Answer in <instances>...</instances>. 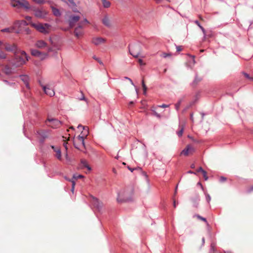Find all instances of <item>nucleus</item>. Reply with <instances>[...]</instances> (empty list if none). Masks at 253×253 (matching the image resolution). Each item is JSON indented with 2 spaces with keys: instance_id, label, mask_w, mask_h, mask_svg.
Listing matches in <instances>:
<instances>
[{
  "instance_id": "obj_35",
  "label": "nucleus",
  "mask_w": 253,
  "mask_h": 253,
  "mask_svg": "<svg viewBox=\"0 0 253 253\" xmlns=\"http://www.w3.org/2000/svg\"><path fill=\"white\" fill-rule=\"evenodd\" d=\"M84 177V175H82V174H74L73 176V180H76V179H78L79 178H83Z\"/></svg>"
},
{
  "instance_id": "obj_21",
  "label": "nucleus",
  "mask_w": 253,
  "mask_h": 253,
  "mask_svg": "<svg viewBox=\"0 0 253 253\" xmlns=\"http://www.w3.org/2000/svg\"><path fill=\"white\" fill-rule=\"evenodd\" d=\"M102 23L105 26L107 27H110L111 26L110 21L109 19L108 15H105L104 17L102 20Z\"/></svg>"
},
{
  "instance_id": "obj_37",
  "label": "nucleus",
  "mask_w": 253,
  "mask_h": 253,
  "mask_svg": "<svg viewBox=\"0 0 253 253\" xmlns=\"http://www.w3.org/2000/svg\"><path fill=\"white\" fill-rule=\"evenodd\" d=\"M245 77L250 81H253V77H250V75L246 72H243Z\"/></svg>"
},
{
  "instance_id": "obj_42",
  "label": "nucleus",
  "mask_w": 253,
  "mask_h": 253,
  "mask_svg": "<svg viewBox=\"0 0 253 253\" xmlns=\"http://www.w3.org/2000/svg\"><path fill=\"white\" fill-rule=\"evenodd\" d=\"M153 111V114L155 116H156L158 118H160L161 117V116L160 114H158L156 111L152 110Z\"/></svg>"
},
{
  "instance_id": "obj_55",
  "label": "nucleus",
  "mask_w": 253,
  "mask_h": 253,
  "mask_svg": "<svg viewBox=\"0 0 253 253\" xmlns=\"http://www.w3.org/2000/svg\"><path fill=\"white\" fill-rule=\"evenodd\" d=\"M197 185H198L200 186L201 189H202L203 191H204V187L203 186L202 184H201V183L200 182H198Z\"/></svg>"
},
{
  "instance_id": "obj_47",
  "label": "nucleus",
  "mask_w": 253,
  "mask_h": 253,
  "mask_svg": "<svg viewBox=\"0 0 253 253\" xmlns=\"http://www.w3.org/2000/svg\"><path fill=\"white\" fill-rule=\"evenodd\" d=\"M171 55V54L170 53H167L164 52L162 54V56L164 58H167L168 57L170 56Z\"/></svg>"
},
{
  "instance_id": "obj_34",
  "label": "nucleus",
  "mask_w": 253,
  "mask_h": 253,
  "mask_svg": "<svg viewBox=\"0 0 253 253\" xmlns=\"http://www.w3.org/2000/svg\"><path fill=\"white\" fill-rule=\"evenodd\" d=\"M204 194L205 195L206 200L207 202L208 203H210V202L211 200V197L210 195L208 193H207L205 191H204Z\"/></svg>"
},
{
  "instance_id": "obj_50",
  "label": "nucleus",
  "mask_w": 253,
  "mask_h": 253,
  "mask_svg": "<svg viewBox=\"0 0 253 253\" xmlns=\"http://www.w3.org/2000/svg\"><path fill=\"white\" fill-rule=\"evenodd\" d=\"M176 49L177 52H179L182 50L181 46L180 45H176Z\"/></svg>"
},
{
  "instance_id": "obj_27",
  "label": "nucleus",
  "mask_w": 253,
  "mask_h": 253,
  "mask_svg": "<svg viewBox=\"0 0 253 253\" xmlns=\"http://www.w3.org/2000/svg\"><path fill=\"white\" fill-rule=\"evenodd\" d=\"M194 23L200 28V29L201 30V31H202L203 34L204 35H206V30L205 29V28L201 25L200 23L199 22V21L198 20H195L194 21Z\"/></svg>"
},
{
  "instance_id": "obj_53",
  "label": "nucleus",
  "mask_w": 253,
  "mask_h": 253,
  "mask_svg": "<svg viewBox=\"0 0 253 253\" xmlns=\"http://www.w3.org/2000/svg\"><path fill=\"white\" fill-rule=\"evenodd\" d=\"M205 170L201 167H200L197 170V172H201L202 173L203 172V171H204Z\"/></svg>"
},
{
  "instance_id": "obj_3",
  "label": "nucleus",
  "mask_w": 253,
  "mask_h": 253,
  "mask_svg": "<svg viewBox=\"0 0 253 253\" xmlns=\"http://www.w3.org/2000/svg\"><path fill=\"white\" fill-rule=\"evenodd\" d=\"M49 131L47 130H38L36 132V134L39 135L40 138L39 139V143L40 145H43L44 143L45 139L48 137V133Z\"/></svg>"
},
{
  "instance_id": "obj_11",
  "label": "nucleus",
  "mask_w": 253,
  "mask_h": 253,
  "mask_svg": "<svg viewBox=\"0 0 253 253\" xmlns=\"http://www.w3.org/2000/svg\"><path fill=\"white\" fill-rule=\"evenodd\" d=\"M17 54H16V55H15L14 59L16 61L15 64L19 66L25 64L27 61L26 60V59H25L24 57L18 55Z\"/></svg>"
},
{
  "instance_id": "obj_44",
  "label": "nucleus",
  "mask_w": 253,
  "mask_h": 253,
  "mask_svg": "<svg viewBox=\"0 0 253 253\" xmlns=\"http://www.w3.org/2000/svg\"><path fill=\"white\" fill-rule=\"evenodd\" d=\"M17 23L19 24H23L24 25H27L28 24L27 22L25 20H22V21H17Z\"/></svg>"
},
{
  "instance_id": "obj_33",
  "label": "nucleus",
  "mask_w": 253,
  "mask_h": 253,
  "mask_svg": "<svg viewBox=\"0 0 253 253\" xmlns=\"http://www.w3.org/2000/svg\"><path fill=\"white\" fill-rule=\"evenodd\" d=\"M6 58V54L1 50H0V59H5Z\"/></svg>"
},
{
  "instance_id": "obj_18",
  "label": "nucleus",
  "mask_w": 253,
  "mask_h": 253,
  "mask_svg": "<svg viewBox=\"0 0 253 253\" xmlns=\"http://www.w3.org/2000/svg\"><path fill=\"white\" fill-rule=\"evenodd\" d=\"M47 121L52 123L55 127H58L61 125V122L56 119L48 118Z\"/></svg>"
},
{
  "instance_id": "obj_14",
  "label": "nucleus",
  "mask_w": 253,
  "mask_h": 253,
  "mask_svg": "<svg viewBox=\"0 0 253 253\" xmlns=\"http://www.w3.org/2000/svg\"><path fill=\"white\" fill-rule=\"evenodd\" d=\"M51 148L53 149V150L56 153V157L58 160H61V150L59 147H55L54 145H51Z\"/></svg>"
},
{
  "instance_id": "obj_45",
  "label": "nucleus",
  "mask_w": 253,
  "mask_h": 253,
  "mask_svg": "<svg viewBox=\"0 0 253 253\" xmlns=\"http://www.w3.org/2000/svg\"><path fill=\"white\" fill-rule=\"evenodd\" d=\"M183 132V128H181L180 130H179L177 132V134L179 137H180L182 136Z\"/></svg>"
},
{
  "instance_id": "obj_17",
  "label": "nucleus",
  "mask_w": 253,
  "mask_h": 253,
  "mask_svg": "<svg viewBox=\"0 0 253 253\" xmlns=\"http://www.w3.org/2000/svg\"><path fill=\"white\" fill-rule=\"evenodd\" d=\"M105 42V40L101 37L93 38L92 41V42L96 45H98Z\"/></svg>"
},
{
  "instance_id": "obj_56",
  "label": "nucleus",
  "mask_w": 253,
  "mask_h": 253,
  "mask_svg": "<svg viewBox=\"0 0 253 253\" xmlns=\"http://www.w3.org/2000/svg\"><path fill=\"white\" fill-rule=\"evenodd\" d=\"M3 82L4 83H5L6 84H8V85H11V84H14L15 83H10V82H9L7 80H3Z\"/></svg>"
},
{
  "instance_id": "obj_48",
  "label": "nucleus",
  "mask_w": 253,
  "mask_h": 253,
  "mask_svg": "<svg viewBox=\"0 0 253 253\" xmlns=\"http://www.w3.org/2000/svg\"><path fill=\"white\" fill-rule=\"evenodd\" d=\"M33 0L38 4H42L44 2L45 0Z\"/></svg>"
},
{
  "instance_id": "obj_20",
  "label": "nucleus",
  "mask_w": 253,
  "mask_h": 253,
  "mask_svg": "<svg viewBox=\"0 0 253 253\" xmlns=\"http://www.w3.org/2000/svg\"><path fill=\"white\" fill-rule=\"evenodd\" d=\"M81 164L82 168H86L88 171H90L91 170V168L88 164L87 161L85 160H84V159L81 160Z\"/></svg>"
},
{
  "instance_id": "obj_28",
  "label": "nucleus",
  "mask_w": 253,
  "mask_h": 253,
  "mask_svg": "<svg viewBox=\"0 0 253 253\" xmlns=\"http://www.w3.org/2000/svg\"><path fill=\"white\" fill-rule=\"evenodd\" d=\"M86 136V135H85V136H81V135H79L77 137L78 139L81 142L82 145L84 147H85L84 138Z\"/></svg>"
},
{
  "instance_id": "obj_13",
  "label": "nucleus",
  "mask_w": 253,
  "mask_h": 253,
  "mask_svg": "<svg viewBox=\"0 0 253 253\" xmlns=\"http://www.w3.org/2000/svg\"><path fill=\"white\" fill-rule=\"evenodd\" d=\"M117 202L118 203H123V202H129L132 201V199L131 197L129 198H121V194L120 193H118V197L117 198Z\"/></svg>"
},
{
  "instance_id": "obj_8",
  "label": "nucleus",
  "mask_w": 253,
  "mask_h": 253,
  "mask_svg": "<svg viewBox=\"0 0 253 253\" xmlns=\"http://www.w3.org/2000/svg\"><path fill=\"white\" fill-rule=\"evenodd\" d=\"M39 84L41 85V86L43 90L44 91V92L47 95H49V96H53L55 94L54 90L47 86L46 85H44L42 84V82L41 81H39Z\"/></svg>"
},
{
  "instance_id": "obj_12",
  "label": "nucleus",
  "mask_w": 253,
  "mask_h": 253,
  "mask_svg": "<svg viewBox=\"0 0 253 253\" xmlns=\"http://www.w3.org/2000/svg\"><path fill=\"white\" fill-rule=\"evenodd\" d=\"M80 17L78 15H71L69 19V25L70 28H72L75 25V23L78 21Z\"/></svg>"
},
{
  "instance_id": "obj_51",
  "label": "nucleus",
  "mask_w": 253,
  "mask_h": 253,
  "mask_svg": "<svg viewBox=\"0 0 253 253\" xmlns=\"http://www.w3.org/2000/svg\"><path fill=\"white\" fill-rule=\"evenodd\" d=\"M125 79L126 80H128V81H129L130 83H131V84L134 86V84L131 79H130L129 78L127 77H125Z\"/></svg>"
},
{
  "instance_id": "obj_38",
  "label": "nucleus",
  "mask_w": 253,
  "mask_h": 253,
  "mask_svg": "<svg viewBox=\"0 0 253 253\" xmlns=\"http://www.w3.org/2000/svg\"><path fill=\"white\" fill-rule=\"evenodd\" d=\"M19 53H20L21 54V55L22 56H24L25 58L26 59V60H28V55L27 54H26V52L24 51H21L20 49V51L19 52Z\"/></svg>"
},
{
  "instance_id": "obj_29",
  "label": "nucleus",
  "mask_w": 253,
  "mask_h": 253,
  "mask_svg": "<svg viewBox=\"0 0 253 253\" xmlns=\"http://www.w3.org/2000/svg\"><path fill=\"white\" fill-rule=\"evenodd\" d=\"M193 217H196L198 219L201 220L204 222H205L206 223L208 224V221L207 220V219L205 217H202L199 214H195Z\"/></svg>"
},
{
  "instance_id": "obj_52",
  "label": "nucleus",
  "mask_w": 253,
  "mask_h": 253,
  "mask_svg": "<svg viewBox=\"0 0 253 253\" xmlns=\"http://www.w3.org/2000/svg\"><path fill=\"white\" fill-rule=\"evenodd\" d=\"M82 23L81 25H83V23H85L86 24L89 23V21L87 20L86 18H84V21L80 22V23Z\"/></svg>"
},
{
  "instance_id": "obj_62",
  "label": "nucleus",
  "mask_w": 253,
  "mask_h": 253,
  "mask_svg": "<svg viewBox=\"0 0 253 253\" xmlns=\"http://www.w3.org/2000/svg\"><path fill=\"white\" fill-rule=\"evenodd\" d=\"M205 238L203 237L202 240V245H204L205 244Z\"/></svg>"
},
{
  "instance_id": "obj_6",
  "label": "nucleus",
  "mask_w": 253,
  "mask_h": 253,
  "mask_svg": "<svg viewBox=\"0 0 253 253\" xmlns=\"http://www.w3.org/2000/svg\"><path fill=\"white\" fill-rule=\"evenodd\" d=\"M31 53L33 56L39 57L41 60H44L48 55L47 53L42 52L36 49H31Z\"/></svg>"
},
{
  "instance_id": "obj_4",
  "label": "nucleus",
  "mask_w": 253,
  "mask_h": 253,
  "mask_svg": "<svg viewBox=\"0 0 253 253\" xmlns=\"http://www.w3.org/2000/svg\"><path fill=\"white\" fill-rule=\"evenodd\" d=\"M31 10L34 12L35 17L38 18L43 19L46 17L47 12L45 10H42L33 6Z\"/></svg>"
},
{
  "instance_id": "obj_61",
  "label": "nucleus",
  "mask_w": 253,
  "mask_h": 253,
  "mask_svg": "<svg viewBox=\"0 0 253 253\" xmlns=\"http://www.w3.org/2000/svg\"><path fill=\"white\" fill-rule=\"evenodd\" d=\"M45 27H46L47 28H49L50 27V25L48 23H45L44 26Z\"/></svg>"
},
{
  "instance_id": "obj_60",
  "label": "nucleus",
  "mask_w": 253,
  "mask_h": 253,
  "mask_svg": "<svg viewBox=\"0 0 253 253\" xmlns=\"http://www.w3.org/2000/svg\"><path fill=\"white\" fill-rule=\"evenodd\" d=\"M187 173H191V174H196V172L193 171H192V170H189L187 171Z\"/></svg>"
},
{
  "instance_id": "obj_23",
  "label": "nucleus",
  "mask_w": 253,
  "mask_h": 253,
  "mask_svg": "<svg viewBox=\"0 0 253 253\" xmlns=\"http://www.w3.org/2000/svg\"><path fill=\"white\" fill-rule=\"evenodd\" d=\"M65 179L66 180H67V181L71 182V183H72V187H71V190L72 192V193H74V189H75V185H76V182H75V180H73V178L72 179L68 178L66 176L65 177Z\"/></svg>"
},
{
  "instance_id": "obj_22",
  "label": "nucleus",
  "mask_w": 253,
  "mask_h": 253,
  "mask_svg": "<svg viewBox=\"0 0 253 253\" xmlns=\"http://www.w3.org/2000/svg\"><path fill=\"white\" fill-rule=\"evenodd\" d=\"M51 8L52 9L53 14L54 16H57V17H59V16H61V13L59 9L55 8L54 6H51Z\"/></svg>"
},
{
  "instance_id": "obj_25",
  "label": "nucleus",
  "mask_w": 253,
  "mask_h": 253,
  "mask_svg": "<svg viewBox=\"0 0 253 253\" xmlns=\"http://www.w3.org/2000/svg\"><path fill=\"white\" fill-rule=\"evenodd\" d=\"M19 77L24 84L29 82V78L26 75H20Z\"/></svg>"
},
{
  "instance_id": "obj_46",
  "label": "nucleus",
  "mask_w": 253,
  "mask_h": 253,
  "mask_svg": "<svg viewBox=\"0 0 253 253\" xmlns=\"http://www.w3.org/2000/svg\"><path fill=\"white\" fill-rule=\"evenodd\" d=\"M127 169L131 171V172H133L134 170L135 169H141L139 167H138V168H132L129 166L127 167Z\"/></svg>"
},
{
  "instance_id": "obj_24",
  "label": "nucleus",
  "mask_w": 253,
  "mask_h": 253,
  "mask_svg": "<svg viewBox=\"0 0 253 253\" xmlns=\"http://www.w3.org/2000/svg\"><path fill=\"white\" fill-rule=\"evenodd\" d=\"M3 70L4 73L6 75H10L12 73L11 69L8 65H5Z\"/></svg>"
},
{
  "instance_id": "obj_36",
  "label": "nucleus",
  "mask_w": 253,
  "mask_h": 253,
  "mask_svg": "<svg viewBox=\"0 0 253 253\" xmlns=\"http://www.w3.org/2000/svg\"><path fill=\"white\" fill-rule=\"evenodd\" d=\"M142 86L143 90V94L145 95L146 94V91H147V86H146V84H145L143 80L142 81Z\"/></svg>"
},
{
  "instance_id": "obj_10",
  "label": "nucleus",
  "mask_w": 253,
  "mask_h": 253,
  "mask_svg": "<svg viewBox=\"0 0 253 253\" xmlns=\"http://www.w3.org/2000/svg\"><path fill=\"white\" fill-rule=\"evenodd\" d=\"M82 23H79L78 26L75 29L74 34L77 38H79L81 36L84 34V32L82 30L83 28V26L81 25Z\"/></svg>"
},
{
  "instance_id": "obj_26",
  "label": "nucleus",
  "mask_w": 253,
  "mask_h": 253,
  "mask_svg": "<svg viewBox=\"0 0 253 253\" xmlns=\"http://www.w3.org/2000/svg\"><path fill=\"white\" fill-rule=\"evenodd\" d=\"M200 201V198L199 196H197L195 198L192 199V201L193 203V206L195 208H197L199 204V202Z\"/></svg>"
},
{
  "instance_id": "obj_63",
  "label": "nucleus",
  "mask_w": 253,
  "mask_h": 253,
  "mask_svg": "<svg viewBox=\"0 0 253 253\" xmlns=\"http://www.w3.org/2000/svg\"><path fill=\"white\" fill-rule=\"evenodd\" d=\"M74 147L78 149H79V146H78V145H77L75 142L74 143Z\"/></svg>"
},
{
  "instance_id": "obj_57",
  "label": "nucleus",
  "mask_w": 253,
  "mask_h": 253,
  "mask_svg": "<svg viewBox=\"0 0 253 253\" xmlns=\"http://www.w3.org/2000/svg\"><path fill=\"white\" fill-rule=\"evenodd\" d=\"M252 191H253V185L251 186L248 190V192H251Z\"/></svg>"
},
{
  "instance_id": "obj_15",
  "label": "nucleus",
  "mask_w": 253,
  "mask_h": 253,
  "mask_svg": "<svg viewBox=\"0 0 253 253\" xmlns=\"http://www.w3.org/2000/svg\"><path fill=\"white\" fill-rule=\"evenodd\" d=\"M202 80V78L198 77V74L196 73L195 78L193 81L190 84L191 86L193 87H196L197 84Z\"/></svg>"
},
{
  "instance_id": "obj_39",
  "label": "nucleus",
  "mask_w": 253,
  "mask_h": 253,
  "mask_svg": "<svg viewBox=\"0 0 253 253\" xmlns=\"http://www.w3.org/2000/svg\"><path fill=\"white\" fill-rule=\"evenodd\" d=\"M1 32H6V33H11L12 32V29H10L9 28H4L1 30Z\"/></svg>"
},
{
  "instance_id": "obj_64",
  "label": "nucleus",
  "mask_w": 253,
  "mask_h": 253,
  "mask_svg": "<svg viewBox=\"0 0 253 253\" xmlns=\"http://www.w3.org/2000/svg\"><path fill=\"white\" fill-rule=\"evenodd\" d=\"M26 19L28 20H31V17L29 16H27L26 17Z\"/></svg>"
},
{
  "instance_id": "obj_1",
  "label": "nucleus",
  "mask_w": 253,
  "mask_h": 253,
  "mask_svg": "<svg viewBox=\"0 0 253 253\" xmlns=\"http://www.w3.org/2000/svg\"><path fill=\"white\" fill-rule=\"evenodd\" d=\"M128 48L130 54L134 57L136 58L141 52V44L138 42L129 44Z\"/></svg>"
},
{
  "instance_id": "obj_31",
  "label": "nucleus",
  "mask_w": 253,
  "mask_h": 253,
  "mask_svg": "<svg viewBox=\"0 0 253 253\" xmlns=\"http://www.w3.org/2000/svg\"><path fill=\"white\" fill-rule=\"evenodd\" d=\"M66 3L70 7H75L77 6L74 0H68V2Z\"/></svg>"
},
{
  "instance_id": "obj_32",
  "label": "nucleus",
  "mask_w": 253,
  "mask_h": 253,
  "mask_svg": "<svg viewBox=\"0 0 253 253\" xmlns=\"http://www.w3.org/2000/svg\"><path fill=\"white\" fill-rule=\"evenodd\" d=\"M182 101V99H179L177 102L175 104V109L176 110V111L179 110Z\"/></svg>"
},
{
  "instance_id": "obj_30",
  "label": "nucleus",
  "mask_w": 253,
  "mask_h": 253,
  "mask_svg": "<svg viewBox=\"0 0 253 253\" xmlns=\"http://www.w3.org/2000/svg\"><path fill=\"white\" fill-rule=\"evenodd\" d=\"M103 6L105 8H108L110 6L111 3L107 0H101Z\"/></svg>"
},
{
  "instance_id": "obj_5",
  "label": "nucleus",
  "mask_w": 253,
  "mask_h": 253,
  "mask_svg": "<svg viewBox=\"0 0 253 253\" xmlns=\"http://www.w3.org/2000/svg\"><path fill=\"white\" fill-rule=\"evenodd\" d=\"M4 45L5 50L9 52H13L14 55H16V54H18L20 51V49L17 47V45L14 43L10 44L8 43H5Z\"/></svg>"
},
{
  "instance_id": "obj_7",
  "label": "nucleus",
  "mask_w": 253,
  "mask_h": 253,
  "mask_svg": "<svg viewBox=\"0 0 253 253\" xmlns=\"http://www.w3.org/2000/svg\"><path fill=\"white\" fill-rule=\"evenodd\" d=\"M31 26L40 33H43L44 34L48 33V31L45 29V27L42 23L36 24L33 23L31 24Z\"/></svg>"
},
{
  "instance_id": "obj_59",
  "label": "nucleus",
  "mask_w": 253,
  "mask_h": 253,
  "mask_svg": "<svg viewBox=\"0 0 253 253\" xmlns=\"http://www.w3.org/2000/svg\"><path fill=\"white\" fill-rule=\"evenodd\" d=\"M26 86V87L28 88V89H30V85H29V82L24 84Z\"/></svg>"
},
{
  "instance_id": "obj_41",
  "label": "nucleus",
  "mask_w": 253,
  "mask_h": 253,
  "mask_svg": "<svg viewBox=\"0 0 253 253\" xmlns=\"http://www.w3.org/2000/svg\"><path fill=\"white\" fill-rule=\"evenodd\" d=\"M202 174H203L204 180L205 181H207L209 177L207 176V173L206 171V170L203 171V172H202Z\"/></svg>"
},
{
  "instance_id": "obj_43",
  "label": "nucleus",
  "mask_w": 253,
  "mask_h": 253,
  "mask_svg": "<svg viewBox=\"0 0 253 253\" xmlns=\"http://www.w3.org/2000/svg\"><path fill=\"white\" fill-rule=\"evenodd\" d=\"M215 244L214 243V242H212L211 244V249H210V250L211 251H213L214 252L215 249H214V248H215Z\"/></svg>"
},
{
  "instance_id": "obj_2",
  "label": "nucleus",
  "mask_w": 253,
  "mask_h": 253,
  "mask_svg": "<svg viewBox=\"0 0 253 253\" xmlns=\"http://www.w3.org/2000/svg\"><path fill=\"white\" fill-rule=\"evenodd\" d=\"M11 1L17 3L16 4L14 3H11V5L13 7H16L18 5L21 7H23L26 10L31 9L33 6H30L29 2L27 0H11Z\"/></svg>"
},
{
  "instance_id": "obj_54",
  "label": "nucleus",
  "mask_w": 253,
  "mask_h": 253,
  "mask_svg": "<svg viewBox=\"0 0 253 253\" xmlns=\"http://www.w3.org/2000/svg\"><path fill=\"white\" fill-rule=\"evenodd\" d=\"M169 106V105H167L165 104H163L162 105L159 106V107H161V108H166V107H168Z\"/></svg>"
},
{
  "instance_id": "obj_58",
  "label": "nucleus",
  "mask_w": 253,
  "mask_h": 253,
  "mask_svg": "<svg viewBox=\"0 0 253 253\" xmlns=\"http://www.w3.org/2000/svg\"><path fill=\"white\" fill-rule=\"evenodd\" d=\"M190 119L193 122L194 121V119H193V113H191L190 114Z\"/></svg>"
},
{
  "instance_id": "obj_19",
  "label": "nucleus",
  "mask_w": 253,
  "mask_h": 253,
  "mask_svg": "<svg viewBox=\"0 0 253 253\" xmlns=\"http://www.w3.org/2000/svg\"><path fill=\"white\" fill-rule=\"evenodd\" d=\"M190 150H194V149L191 145H188L186 146V148L181 151V154L187 156L188 155Z\"/></svg>"
},
{
  "instance_id": "obj_16",
  "label": "nucleus",
  "mask_w": 253,
  "mask_h": 253,
  "mask_svg": "<svg viewBox=\"0 0 253 253\" xmlns=\"http://www.w3.org/2000/svg\"><path fill=\"white\" fill-rule=\"evenodd\" d=\"M47 43L42 40L38 41L36 43L35 46L39 48H43L47 46Z\"/></svg>"
},
{
  "instance_id": "obj_9",
  "label": "nucleus",
  "mask_w": 253,
  "mask_h": 253,
  "mask_svg": "<svg viewBox=\"0 0 253 253\" xmlns=\"http://www.w3.org/2000/svg\"><path fill=\"white\" fill-rule=\"evenodd\" d=\"M91 198L92 200V204L93 206L98 210V211H100L102 208L103 203L100 202L97 198L91 196Z\"/></svg>"
},
{
  "instance_id": "obj_40",
  "label": "nucleus",
  "mask_w": 253,
  "mask_h": 253,
  "mask_svg": "<svg viewBox=\"0 0 253 253\" xmlns=\"http://www.w3.org/2000/svg\"><path fill=\"white\" fill-rule=\"evenodd\" d=\"M92 58L97 61L100 65H103V62L101 61V60L98 57H97L96 56L94 55Z\"/></svg>"
},
{
  "instance_id": "obj_49",
  "label": "nucleus",
  "mask_w": 253,
  "mask_h": 253,
  "mask_svg": "<svg viewBox=\"0 0 253 253\" xmlns=\"http://www.w3.org/2000/svg\"><path fill=\"white\" fill-rule=\"evenodd\" d=\"M226 180H227V178L223 176H220V177L219 178V181L221 182H225Z\"/></svg>"
}]
</instances>
